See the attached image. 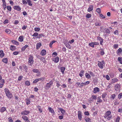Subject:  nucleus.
I'll return each mask as SVG.
<instances>
[{
	"mask_svg": "<svg viewBox=\"0 0 122 122\" xmlns=\"http://www.w3.org/2000/svg\"><path fill=\"white\" fill-rule=\"evenodd\" d=\"M111 112L110 111L106 112L104 116V118L108 120H110L112 118V116L111 115Z\"/></svg>",
	"mask_w": 122,
	"mask_h": 122,
	"instance_id": "nucleus-1",
	"label": "nucleus"
},
{
	"mask_svg": "<svg viewBox=\"0 0 122 122\" xmlns=\"http://www.w3.org/2000/svg\"><path fill=\"white\" fill-rule=\"evenodd\" d=\"M34 57L31 55H30L29 56L28 60V64L29 65L32 66L34 63Z\"/></svg>",
	"mask_w": 122,
	"mask_h": 122,
	"instance_id": "nucleus-2",
	"label": "nucleus"
},
{
	"mask_svg": "<svg viewBox=\"0 0 122 122\" xmlns=\"http://www.w3.org/2000/svg\"><path fill=\"white\" fill-rule=\"evenodd\" d=\"M5 92L6 96L9 98H11L12 97V95L11 93L10 92L9 90L7 88H5L4 89Z\"/></svg>",
	"mask_w": 122,
	"mask_h": 122,
	"instance_id": "nucleus-3",
	"label": "nucleus"
},
{
	"mask_svg": "<svg viewBox=\"0 0 122 122\" xmlns=\"http://www.w3.org/2000/svg\"><path fill=\"white\" fill-rule=\"evenodd\" d=\"M98 63L97 64L98 66L101 69L103 68V66H105V62L103 60H102L101 61H98Z\"/></svg>",
	"mask_w": 122,
	"mask_h": 122,
	"instance_id": "nucleus-4",
	"label": "nucleus"
},
{
	"mask_svg": "<svg viewBox=\"0 0 122 122\" xmlns=\"http://www.w3.org/2000/svg\"><path fill=\"white\" fill-rule=\"evenodd\" d=\"M53 83V81H51L50 82L46 84L45 86V88L46 90L49 89L52 85Z\"/></svg>",
	"mask_w": 122,
	"mask_h": 122,
	"instance_id": "nucleus-5",
	"label": "nucleus"
},
{
	"mask_svg": "<svg viewBox=\"0 0 122 122\" xmlns=\"http://www.w3.org/2000/svg\"><path fill=\"white\" fill-rule=\"evenodd\" d=\"M114 88L116 92H120L121 89V86L119 84H117L115 85Z\"/></svg>",
	"mask_w": 122,
	"mask_h": 122,
	"instance_id": "nucleus-6",
	"label": "nucleus"
},
{
	"mask_svg": "<svg viewBox=\"0 0 122 122\" xmlns=\"http://www.w3.org/2000/svg\"><path fill=\"white\" fill-rule=\"evenodd\" d=\"M97 96L96 95H93L89 99V102L91 103L94 100H96L97 98Z\"/></svg>",
	"mask_w": 122,
	"mask_h": 122,
	"instance_id": "nucleus-7",
	"label": "nucleus"
},
{
	"mask_svg": "<svg viewBox=\"0 0 122 122\" xmlns=\"http://www.w3.org/2000/svg\"><path fill=\"white\" fill-rule=\"evenodd\" d=\"M82 112L80 111H78V119L80 120L81 121L82 118Z\"/></svg>",
	"mask_w": 122,
	"mask_h": 122,
	"instance_id": "nucleus-8",
	"label": "nucleus"
},
{
	"mask_svg": "<svg viewBox=\"0 0 122 122\" xmlns=\"http://www.w3.org/2000/svg\"><path fill=\"white\" fill-rule=\"evenodd\" d=\"M30 113V112L29 111L27 110H25L22 111L21 112V114L22 115H27Z\"/></svg>",
	"mask_w": 122,
	"mask_h": 122,
	"instance_id": "nucleus-9",
	"label": "nucleus"
},
{
	"mask_svg": "<svg viewBox=\"0 0 122 122\" xmlns=\"http://www.w3.org/2000/svg\"><path fill=\"white\" fill-rule=\"evenodd\" d=\"M59 57L57 56L56 57L53 58H52V61L55 63H57L59 61Z\"/></svg>",
	"mask_w": 122,
	"mask_h": 122,
	"instance_id": "nucleus-10",
	"label": "nucleus"
},
{
	"mask_svg": "<svg viewBox=\"0 0 122 122\" xmlns=\"http://www.w3.org/2000/svg\"><path fill=\"white\" fill-rule=\"evenodd\" d=\"M46 54V50L44 49L42 50L40 53V55L42 56H44Z\"/></svg>",
	"mask_w": 122,
	"mask_h": 122,
	"instance_id": "nucleus-11",
	"label": "nucleus"
},
{
	"mask_svg": "<svg viewBox=\"0 0 122 122\" xmlns=\"http://www.w3.org/2000/svg\"><path fill=\"white\" fill-rule=\"evenodd\" d=\"M99 88L97 87H95L94 88L93 91V92L95 94L97 92H98L100 91Z\"/></svg>",
	"mask_w": 122,
	"mask_h": 122,
	"instance_id": "nucleus-12",
	"label": "nucleus"
},
{
	"mask_svg": "<svg viewBox=\"0 0 122 122\" xmlns=\"http://www.w3.org/2000/svg\"><path fill=\"white\" fill-rule=\"evenodd\" d=\"M22 118L24 120L25 122H30L27 117L23 116L22 117Z\"/></svg>",
	"mask_w": 122,
	"mask_h": 122,
	"instance_id": "nucleus-13",
	"label": "nucleus"
},
{
	"mask_svg": "<svg viewBox=\"0 0 122 122\" xmlns=\"http://www.w3.org/2000/svg\"><path fill=\"white\" fill-rule=\"evenodd\" d=\"M14 9L18 11H20L21 10V8L18 5L14 6L13 7Z\"/></svg>",
	"mask_w": 122,
	"mask_h": 122,
	"instance_id": "nucleus-14",
	"label": "nucleus"
},
{
	"mask_svg": "<svg viewBox=\"0 0 122 122\" xmlns=\"http://www.w3.org/2000/svg\"><path fill=\"white\" fill-rule=\"evenodd\" d=\"M5 83V80L4 79H2L0 81V88H2L3 86Z\"/></svg>",
	"mask_w": 122,
	"mask_h": 122,
	"instance_id": "nucleus-15",
	"label": "nucleus"
},
{
	"mask_svg": "<svg viewBox=\"0 0 122 122\" xmlns=\"http://www.w3.org/2000/svg\"><path fill=\"white\" fill-rule=\"evenodd\" d=\"M5 55L3 51L2 50H0V58H3Z\"/></svg>",
	"mask_w": 122,
	"mask_h": 122,
	"instance_id": "nucleus-16",
	"label": "nucleus"
},
{
	"mask_svg": "<svg viewBox=\"0 0 122 122\" xmlns=\"http://www.w3.org/2000/svg\"><path fill=\"white\" fill-rule=\"evenodd\" d=\"M6 111V108L5 107H2L0 109V112L1 113H3Z\"/></svg>",
	"mask_w": 122,
	"mask_h": 122,
	"instance_id": "nucleus-17",
	"label": "nucleus"
},
{
	"mask_svg": "<svg viewBox=\"0 0 122 122\" xmlns=\"http://www.w3.org/2000/svg\"><path fill=\"white\" fill-rule=\"evenodd\" d=\"M97 38L98 40L100 41V45H102V43L103 41V39L102 38V37L99 36H97Z\"/></svg>",
	"mask_w": 122,
	"mask_h": 122,
	"instance_id": "nucleus-18",
	"label": "nucleus"
},
{
	"mask_svg": "<svg viewBox=\"0 0 122 122\" xmlns=\"http://www.w3.org/2000/svg\"><path fill=\"white\" fill-rule=\"evenodd\" d=\"M93 5H90L87 11L89 12L93 10Z\"/></svg>",
	"mask_w": 122,
	"mask_h": 122,
	"instance_id": "nucleus-19",
	"label": "nucleus"
},
{
	"mask_svg": "<svg viewBox=\"0 0 122 122\" xmlns=\"http://www.w3.org/2000/svg\"><path fill=\"white\" fill-rule=\"evenodd\" d=\"M42 45V44L40 42L37 43L36 45V49H38Z\"/></svg>",
	"mask_w": 122,
	"mask_h": 122,
	"instance_id": "nucleus-20",
	"label": "nucleus"
},
{
	"mask_svg": "<svg viewBox=\"0 0 122 122\" xmlns=\"http://www.w3.org/2000/svg\"><path fill=\"white\" fill-rule=\"evenodd\" d=\"M122 52V49L121 48H119L117 51V53L118 55H119L121 54V52Z\"/></svg>",
	"mask_w": 122,
	"mask_h": 122,
	"instance_id": "nucleus-21",
	"label": "nucleus"
},
{
	"mask_svg": "<svg viewBox=\"0 0 122 122\" xmlns=\"http://www.w3.org/2000/svg\"><path fill=\"white\" fill-rule=\"evenodd\" d=\"M24 36H20L18 39V40L20 42H22L23 41Z\"/></svg>",
	"mask_w": 122,
	"mask_h": 122,
	"instance_id": "nucleus-22",
	"label": "nucleus"
},
{
	"mask_svg": "<svg viewBox=\"0 0 122 122\" xmlns=\"http://www.w3.org/2000/svg\"><path fill=\"white\" fill-rule=\"evenodd\" d=\"M118 81V80L117 78H114L112 79V83H114Z\"/></svg>",
	"mask_w": 122,
	"mask_h": 122,
	"instance_id": "nucleus-23",
	"label": "nucleus"
},
{
	"mask_svg": "<svg viewBox=\"0 0 122 122\" xmlns=\"http://www.w3.org/2000/svg\"><path fill=\"white\" fill-rule=\"evenodd\" d=\"M11 41L15 45H18L19 44V42L18 41L14 40H12Z\"/></svg>",
	"mask_w": 122,
	"mask_h": 122,
	"instance_id": "nucleus-24",
	"label": "nucleus"
},
{
	"mask_svg": "<svg viewBox=\"0 0 122 122\" xmlns=\"http://www.w3.org/2000/svg\"><path fill=\"white\" fill-rule=\"evenodd\" d=\"M61 72L62 74H64V71L65 70L66 68L65 67H62L60 68Z\"/></svg>",
	"mask_w": 122,
	"mask_h": 122,
	"instance_id": "nucleus-25",
	"label": "nucleus"
},
{
	"mask_svg": "<svg viewBox=\"0 0 122 122\" xmlns=\"http://www.w3.org/2000/svg\"><path fill=\"white\" fill-rule=\"evenodd\" d=\"M27 3H28V5L30 6H31L32 5V2L31 0H26Z\"/></svg>",
	"mask_w": 122,
	"mask_h": 122,
	"instance_id": "nucleus-26",
	"label": "nucleus"
},
{
	"mask_svg": "<svg viewBox=\"0 0 122 122\" xmlns=\"http://www.w3.org/2000/svg\"><path fill=\"white\" fill-rule=\"evenodd\" d=\"M84 71L83 70H81L80 71V72L79 74L80 76L81 77H82L84 75Z\"/></svg>",
	"mask_w": 122,
	"mask_h": 122,
	"instance_id": "nucleus-27",
	"label": "nucleus"
},
{
	"mask_svg": "<svg viewBox=\"0 0 122 122\" xmlns=\"http://www.w3.org/2000/svg\"><path fill=\"white\" fill-rule=\"evenodd\" d=\"M65 45L66 46V47L67 48L71 49V46L68 43H64Z\"/></svg>",
	"mask_w": 122,
	"mask_h": 122,
	"instance_id": "nucleus-28",
	"label": "nucleus"
},
{
	"mask_svg": "<svg viewBox=\"0 0 122 122\" xmlns=\"http://www.w3.org/2000/svg\"><path fill=\"white\" fill-rule=\"evenodd\" d=\"M10 49L12 51H13L15 50V47L14 46L11 45L10 47Z\"/></svg>",
	"mask_w": 122,
	"mask_h": 122,
	"instance_id": "nucleus-29",
	"label": "nucleus"
},
{
	"mask_svg": "<svg viewBox=\"0 0 122 122\" xmlns=\"http://www.w3.org/2000/svg\"><path fill=\"white\" fill-rule=\"evenodd\" d=\"M29 47V46L27 45H25L24 46L22 47L21 48V50L22 51H23L28 47Z\"/></svg>",
	"mask_w": 122,
	"mask_h": 122,
	"instance_id": "nucleus-30",
	"label": "nucleus"
},
{
	"mask_svg": "<svg viewBox=\"0 0 122 122\" xmlns=\"http://www.w3.org/2000/svg\"><path fill=\"white\" fill-rule=\"evenodd\" d=\"M116 96V95L115 94H113L111 95V96L110 97V99L111 100L114 99L115 98Z\"/></svg>",
	"mask_w": 122,
	"mask_h": 122,
	"instance_id": "nucleus-31",
	"label": "nucleus"
},
{
	"mask_svg": "<svg viewBox=\"0 0 122 122\" xmlns=\"http://www.w3.org/2000/svg\"><path fill=\"white\" fill-rule=\"evenodd\" d=\"M120 118L119 116H117L115 120V122H119Z\"/></svg>",
	"mask_w": 122,
	"mask_h": 122,
	"instance_id": "nucleus-32",
	"label": "nucleus"
},
{
	"mask_svg": "<svg viewBox=\"0 0 122 122\" xmlns=\"http://www.w3.org/2000/svg\"><path fill=\"white\" fill-rule=\"evenodd\" d=\"M101 96L98 97L97 98V102H98L101 103L102 102V100L101 99Z\"/></svg>",
	"mask_w": 122,
	"mask_h": 122,
	"instance_id": "nucleus-33",
	"label": "nucleus"
},
{
	"mask_svg": "<svg viewBox=\"0 0 122 122\" xmlns=\"http://www.w3.org/2000/svg\"><path fill=\"white\" fill-rule=\"evenodd\" d=\"M86 77L88 79L91 78V77L90 74H89L88 73L86 72L85 74Z\"/></svg>",
	"mask_w": 122,
	"mask_h": 122,
	"instance_id": "nucleus-34",
	"label": "nucleus"
},
{
	"mask_svg": "<svg viewBox=\"0 0 122 122\" xmlns=\"http://www.w3.org/2000/svg\"><path fill=\"white\" fill-rule=\"evenodd\" d=\"M85 120L86 122H91V119L90 118H86V117H85Z\"/></svg>",
	"mask_w": 122,
	"mask_h": 122,
	"instance_id": "nucleus-35",
	"label": "nucleus"
},
{
	"mask_svg": "<svg viewBox=\"0 0 122 122\" xmlns=\"http://www.w3.org/2000/svg\"><path fill=\"white\" fill-rule=\"evenodd\" d=\"M48 110L49 112H51L52 113H54V111L53 109L51 107H49L48 108Z\"/></svg>",
	"mask_w": 122,
	"mask_h": 122,
	"instance_id": "nucleus-36",
	"label": "nucleus"
},
{
	"mask_svg": "<svg viewBox=\"0 0 122 122\" xmlns=\"http://www.w3.org/2000/svg\"><path fill=\"white\" fill-rule=\"evenodd\" d=\"M7 10L9 11H10L12 10V8L10 5L7 6Z\"/></svg>",
	"mask_w": 122,
	"mask_h": 122,
	"instance_id": "nucleus-37",
	"label": "nucleus"
},
{
	"mask_svg": "<svg viewBox=\"0 0 122 122\" xmlns=\"http://www.w3.org/2000/svg\"><path fill=\"white\" fill-rule=\"evenodd\" d=\"M104 30H105V32L107 33L110 34V31L109 30L108 28H105Z\"/></svg>",
	"mask_w": 122,
	"mask_h": 122,
	"instance_id": "nucleus-38",
	"label": "nucleus"
},
{
	"mask_svg": "<svg viewBox=\"0 0 122 122\" xmlns=\"http://www.w3.org/2000/svg\"><path fill=\"white\" fill-rule=\"evenodd\" d=\"M40 60L42 61L43 63H45L46 62V61L45 58L42 57Z\"/></svg>",
	"mask_w": 122,
	"mask_h": 122,
	"instance_id": "nucleus-39",
	"label": "nucleus"
},
{
	"mask_svg": "<svg viewBox=\"0 0 122 122\" xmlns=\"http://www.w3.org/2000/svg\"><path fill=\"white\" fill-rule=\"evenodd\" d=\"M58 109L61 111V113L62 114L64 113L65 112V111L62 108H59Z\"/></svg>",
	"mask_w": 122,
	"mask_h": 122,
	"instance_id": "nucleus-40",
	"label": "nucleus"
},
{
	"mask_svg": "<svg viewBox=\"0 0 122 122\" xmlns=\"http://www.w3.org/2000/svg\"><path fill=\"white\" fill-rule=\"evenodd\" d=\"M5 32L8 34H10V33L11 31L9 29H6L5 30Z\"/></svg>",
	"mask_w": 122,
	"mask_h": 122,
	"instance_id": "nucleus-41",
	"label": "nucleus"
},
{
	"mask_svg": "<svg viewBox=\"0 0 122 122\" xmlns=\"http://www.w3.org/2000/svg\"><path fill=\"white\" fill-rule=\"evenodd\" d=\"M8 59L7 58H5L4 59H3L2 61L3 62H4L5 63H7L8 62Z\"/></svg>",
	"mask_w": 122,
	"mask_h": 122,
	"instance_id": "nucleus-42",
	"label": "nucleus"
},
{
	"mask_svg": "<svg viewBox=\"0 0 122 122\" xmlns=\"http://www.w3.org/2000/svg\"><path fill=\"white\" fill-rule=\"evenodd\" d=\"M91 14H90L89 13H88L86 15V17L88 19H89L91 18Z\"/></svg>",
	"mask_w": 122,
	"mask_h": 122,
	"instance_id": "nucleus-43",
	"label": "nucleus"
},
{
	"mask_svg": "<svg viewBox=\"0 0 122 122\" xmlns=\"http://www.w3.org/2000/svg\"><path fill=\"white\" fill-rule=\"evenodd\" d=\"M107 95V94L106 92H105L103 93L102 95V97L103 99L105 98L106 96ZM104 100V99H103Z\"/></svg>",
	"mask_w": 122,
	"mask_h": 122,
	"instance_id": "nucleus-44",
	"label": "nucleus"
},
{
	"mask_svg": "<svg viewBox=\"0 0 122 122\" xmlns=\"http://www.w3.org/2000/svg\"><path fill=\"white\" fill-rule=\"evenodd\" d=\"M85 86V83L84 82H82L81 83L80 85L79 86V87L80 88H82L83 86Z\"/></svg>",
	"mask_w": 122,
	"mask_h": 122,
	"instance_id": "nucleus-45",
	"label": "nucleus"
},
{
	"mask_svg": "<svg viewBox=\"0 0 122 122\" xmlns=\"http://www.w3.org/2000/svg\"><path fill=\"white\" fill-rule=\"evenodd\" d=\"M56 42V41H52L49 44L50 47L51 48L52 47V45L54 43Z\"/></svg>",
	"mask_w": 122,
	"mask_h": 122,
	"instance_id": "nucleus-46",
	"label": "nucleus"
},
{
	"mask_svg": "<svg viewBox=\"0 0 122 122\" xmlns=\"http://www.w3.org/2000/svg\"><path fill=\"white\" fill-rule=\"evenodd\" d=\"M37 107L38 108V110L40 111V112H42V110L41 108V106H37Z\"/></svg>",
	"mask_w": 122,
	"mask_h": 122,
	"instance_id": "nucleus-47",
	"label": "nucleus"
},
{
	"mask_svg": "<svg viewBox=\"0 0 122 122\" xmlns=\"http://www.w3.org/2000/svg\"><path fill=\"white\" fill-rule=\"evenodd\" d=\"M26 100L27 101L26 104L27 105H29L30 103L31 102L30 99H26Z\"/></svg>",
	"mask_w": 122,
	"mask_h": 122,
	"instance_id": "nucleus-48",
	"label": "nucleus"
},
{
	"mask_svg": "<svg viewBox=\"0 0 122 122\" xmlns=\"http://www.w3.org/2000/svg\"><path fill=\"white\" fill-rule=\"evenodd\" d=\"M25 84L26 86H29L30 85V83L29 81H25Z\"/></svg>",
	"mask_w": 122,
	"mask_h": 122,
	"instance_id": "nucleus-49",
	"label": "nucleus"
},
{
	"mask_svg": "<svg viewBox=\"0 0 122 122\" xmlns=\"http://www.w3.org/2000/svg\"><path fill=\"white\" fill-rule=\"evenodd\" d=\"M40 30V28L39 27H36L34 28V30L36 32L39 31Z\"/></svg>",
	"mask_w": 122,
	"mask_h": 122,
	"instance_id": "nucleus-50",
	"label": "nucleus"
},
{
	"mask_svg": "<svg viewBox=\"0 0 122 122\" xmlns=\"http://www.w3.org/2000/svg\"><path fill=\"white\" fill-rule=\"evenodd\" d=\"M122 98V93L119 94L118 96V98L119 99H120Z\"/></svg>",
	"mask_w": 122,
	"mask_h": 122,
	"instance_id": "nucleus-51",
	"label": "nucleus"
},
{
	"mask_svg": "<svg viewBox=\"0 0 122 122\" xmlns=\"http://www.w3.org/2000/svg\"><path fill=\"white\" fill-rule=\"evenodd\" d=\"M57 55V54L56 52H54L52 53V57H55Z\"/></svg>",
	"mask_w": 122,
	"mask_h": 122,
	"instance_id": "nucleus-52",
	"label": "nucleus"
},
{
	"mask_svg": "<svg viewBox=\"0 0 122 122\" xmlns=\"http://www.w3.org/2000/svg\"><path fill=\"white\" fill-rule=\"evenodd\" d=\"M105 54L103 50L101 49V50L100 51V54L101 55L103 56Z\"/></svg>",
	"mask_w": 122,
	"mask_h": 122,
	"instance_id": "nucleus-53",
	"label": "nucleus"
},
{
	"mask_svg": "<svg viewBox=\"0 0 122 122\" xmlns=\"http://www.w3.org/2000/svg\"><path fill=\"white\" fill-rule=\"evenodd\" d=\"M38 35V33L37 32H35L34 33V34L32 35V36H33L36 37H37L38 36H37Z\"/></svg>",
	"mask_w": 122,
	"mask_h": 122,
	"instance_id": "nucleus-54",
	"label": "nucleus"
},
{
	"mask_svg": "<svg viewBox=\"0 0 122 122\" xmlns=\"http://www.w3.org/2000/svg\"><path fill=\"white\" fill-rule=\"evenodd\" d=\"M39 36H37L36 37V38H40L41 37L44 36V35L42 34H40L39 35Z\"/></svg>",
	"mask_w": 122,
	"mask_h": 122,
	"instance_id": "nucleus-55",
	"label": "nucleus"
},
{
	"mask_svg": "<svg viewBox=\"0 0 122 122\" xmlns=\"http://www.w3.org/2000/svg\"><path fill=\"white\" fill-rule=\"evenodd\" d=\"M118 60L119 61L120 63L122 64V59L120 57H118Z\"/></svg>",
	"mask_w": 122,
	"mask_h": 122,
	"instance_id": "nucleus-56",
	"label": "nucleus"
},
{
	"mask_svg": "<svg viewBox=\"0 0 122 122\" xmlns=\"http://www.w3.org/2000/svg\"><path fill=\"white\" fill-rule=\"evenodd\" d=\"M109 75L110 77L112 78L114 76V74L113 73H110L109 74Z\"/></svg>",
	"mask_w": 122,
	"mask_h": 122,
	"instance_id": "nucleus-57",
	"label": "nucleus"
},
{
	"mask_svg": "<svg viewBox=\"0 0 122 122\" xmlns=\"http://www.w3.org/2000/svg\"><path fill=\"white\" fill-rule=\"evenodd\" d=\"M32 71L35 73H37L39 72V70L37 69H34L32 70Z\"/></svg>",
	"mask_w": 122,
	"mask_h": 122,
	"instance_id": "nucleus-58",
	"label": "nucleus"
},
{
	"mask_svg": "<svg viewBox=\"0 0 122 122\" xmlns=\"http://www.w3.org/2000/svg\"><path fill=\"white\" fill-rule=\"evenodd\" d=\"M2 6L4 10H5V8L7 7V6H6V4H3L2 5Z\"/></svg>",
	"mask_w": 122,
	"mask_h": 122,
	"instance_id": "nucleus-59",
	"label": "nucleus"
},
{
	"mask_svg": "<svg viewBox=\"0 0 122 122\" xmlns=\"http://www.w3.org/2000/svg\"><path fill=\"white\" fill-rule=\"evenodd\" d=\"M89 45L90 46L93 47H94V45L93 42L90 43L89 44Z\"/></svg>",
	"mask_w": 122,
	"mask_h": 122,
	"instance_id": "nucleus-60",
	"label": "nucleus"
},
{
	"mask_svg": "<svg viewBox=\"0 0 122 122\" xmlns=\"http://www.w3.org/2000/svg\"><path fill=\"white\" fill-rule=\"evenodd\" d=\"M119 104V102H118L117 100H116L114 102V104L115 105H116L117 104Z\"/></svg>",
	"mask_w": 122,
	"mask_h": 122,
	"instance_id": "nucleus-61",
	"label": "nucleus"
},
{
	"mask_svg": "<svg viewBox=\"0 0 122 122\" xmlns=\"http://www.w3.org/2000/svg\"><path fill=\"white\" fill-rule=\"evenodd\" d=\"M97 12L99 13H101V10L99 8H97L96 10Z\"/></svg>",
	"mask_w": 122,
	"mask_h": 122,
	"instance_id": "nucleus-62",
	"label": "nucleus"
},
{
	"mask_svg": "<svg viewBox=\"0 0 122 122\" xmlns=\"http://www.w3.org/2000/svg\"><path fill=\"white\" fill-rule=\"evenodd\" d=\"M80 85V83L79 82H77L75 83L76 86V87H78Z\"/></svg>",
	"mask_w": 122,
	"mask_h": 122,
	"instance_id": "nucleus-63",
	"label": "nucleus"
},
{
	"mask_svg": "<svg viewBox=\"0 0 122 122\" xmlns=\"http://www.w3.org/2000/svg\"><path fill=\"white\" fill-rule=\"evenodd\" d=\"M113 47L114 49H116L118 47V45L117 44H115L113 45Z\"/></svg>",
	"mask_w": 122,
	"mask_h": 122,
	"instance_id": "nucleus-64",
	"label": "nucleus"
}]
</instances>
